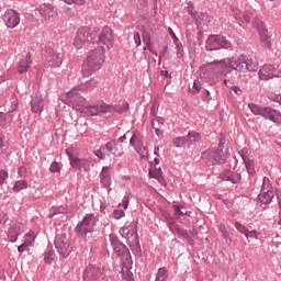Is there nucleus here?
Returning a JSON list of instances; mask_svg holds the SVG:
<instances>
[{"label": "nucleus", "instance_id": "nucleus-4", "mask_svg": "<svg viewBox=\"0 0 281 281\" xmlns=\"http://www.w3.org/2000/svg\"><path fill=\"white\" fill-rule=\"evenodd\" d=\"M110 243L115 256L124 259L122 262L123 276L126 273V280H131V278H133V272H131V252L128 251V248H126V245L122 244L115 236H110Z\"/></svg>", "mask_w": 281, "mask_h": 281}, {"label": "nucleus", "instance_id": "nucleus-37", "mask_svg": "<svg viewBox=\"0 0 281 281\" xmlns=\"http://www.w3.org/2000/svg\"><path fill=\"white\" fill-rule=\"evenodd\" d=\"M134 150L137 153V155H139L140 159H144V157H147V159H149L148 148L144 145V143L142 145H136V147H134Z\"/></svg>", "mask_w": 281, "mask_h": 281}, {"label": "nucleus", "instance_id": "nucleus-28", "mask_svg": "<svg viewBox=\"0 0 281 281\" xmlns=\"http://www.w3.org/2000/svg\"><path fill=\"white\" fill-rule=\"evenodd\" d=\"M222 181H231V183H238L243 177L238 172L226 170L220 175Z\"/></svg>", "mask_w": 281, "mask_h": 281}, {"label": "nucleus", "instance_id": "nucleus-40", "mask_svg": "<svg viewBox=\"0 0 281 281\" xmlns=\"http://www.w3.org/2000/svg\"><path fill=\"white\" fill-rule=\"evenodd\" d=\"M238 155L241 157L243 161L252 159L251 150H249V148H247V147L239 149Z\"/></svg>", "mask_w": 281, "mask_h": 281}, {"label": "nucleus", "instance_id": "nucleus-34", "mask_svg": "<svg viewBox=\"0 0 281 281\" xmlns=\"http://www.w3.org/2000/svg\"><path fill=\"white\" fill-rule=\"evenodd\" d=\"M67 212H69V210L66 205L53 206L49 210V218H54L58 214H67Z\"/></svg>", "mask_w": 281, "mask_h": 281}, {"label": "nucleus", "instance_id": "nucleus-60", "mask_svg": "<svg viewBox=\"0 0 281 281\" xmlns=\"http://www.w3.org/2000/svg\"><path fill=\"white\" fill-rule=\"evenodd\" d=\"M65 3L71 5V3H76L77 5H85V0H64Z\"/></svg>", "mask_w": 281, "mask_h": 281}, {"label": "nucleus", "instance_id": "nucleus-54", "mask_svg": "<svg viewBox=\"0 0 281 281\" xmlns=\"http://www.w3.org/2000/svg\"><path fill=\"white\" fill-rule=\"evenodd\" d=\"M200 91H201V81H199L198 79H195V80L193 81V86H192V88H191V93L196 94V93H199Z\"/></svg>", "mask_w": 281, "mask_h": 281}, {"label": "nucleus", "instance_id": "nucleus-6", "mask_svg": "<svg viewBox=\"0 0 281 281\" xmlns=\"http://www.w3.org/2000/svg\"><path fill=\"white\" fill-rule=\"evenodd\" d=\"M33 16H35L37 21H54V19L58 16V10L50 3H42L33 11Z\"/></svg>", "mask_w": 281, "mask_h": 281}, {"label": "nucleus", "instance_id": "nucleus-51", "mask_svg": "<svg viewBox=\"0 0 281 281\" xmlns=\"http://www.w3.org/2000/svg\"><path fill=\"white\" fill-rule=\"evenodd\" d=\"M179 236H182V238H186V240H188V243H194V239L192 238V236H190V233H188V231L186 229H181L179 231Z\"/></svg>", "mask_w": 281, "mask_h": 281}, {"label": "nucleus", "instance_id": "nucleus-52", "mask_svg": "<svg viewBox=\"0 0 281 281\" xmlns=\"http://www.w3.org/2000/svg\"><path fill=\"white\" fill-rule=\"evenodd\" d=\"M235 228L237 229V232H239L240 234H244V236L247 234L248 229L247 226L240 224V222H235Z\"/></svg>", "mask_w": 281, "mask_h": 281}, {"label": "nucleus", "instance_id": "nucleus-19", "mask_svg": "<svg viewBox=\"0 0 281 281\" xmlns=\"http://www.w3.org/2000/svg\"><path fill=\"white\" fill-rule=\"evenodd\" d=\"M104 270L93 265H89L83 271V281H98Z\"/></svg>", "mask_w": 281, "mask_h": 281}, {"label": "nucleus", "instance_id": "nucleus-13", "mask_svg": "<svg viewBox=\"0 0 281 281\" xmlns=\"http://www.w3.org/2000/svg\"><path fill=\"white\" fill-rule=\"evenodd\" d=\"M233 60H234V57L212 61L207 64V69L211 74H213V76H218V74H225V67H229L231 69H234V66L232 64Z\"/></svg>", "mask_w": 281, "mask_h": 281}, {"label": "nucleus", "instance_id": "nucleus-11", "mask_svg": "<svg viewBox=\"0 0 281 281\" xmlns=\"http://www.w3.org/2000/svg\"><path fill=\"white\" fill-rule=\"evenodd\" d=\"M276 194L273 193V187H271V180L265 177L261 186V191L258 194V201L263 205H268L273 201Z\"/></svg>", "mask_w": 281, "mask_h": 281}, {"label": "nucleus", "instance_id": "nucleus-36", "mask_svg": "<svg viewBox=\"0 0 281 281\" xmlns=\"http://www.w3.org/2000/svg\"><path fill=\"white\" fill-rule=\"evenodd\" d=\"M34 240H36V233H34L33 231H30L23 237L24 245L29 247H34Z\"/></svg>", "mask_w": 281, "mask_h": 281}, {"label": "nucleus", "instance_id": "nucleus-26", "mask_svg": "<svg viewBox=\"0 0 281 281\" xmlns=\"http://www.w3.org/2000/svg\"><path fill=\"white\" fill-rule=\"evenodd\" d=\"M263 117L265 120L273 122V124L281 125V112L271 106H267L266 114L263 115Z\"/></svg>", "mask_w": 281, "mask_h": 281}, {"label": "nucleus", "instance_id": "nucleus-31", "mask_svg": "<svg viewBox=\"0 0 281 281\" xmlns=\"http://www.w3.org/2000/svg\"><path fill=\"white\" fill-rule=\"evenodd\" d=\"M100 183L103 188H109L111 186V173L109 172V167H102L100 172Z\"/></svg>", "mask_w": 281, "mask_h": 281}, {"label": "nucleus", "instance_id": "nucleus-53", "mask_svg": "<svg viewBox=\"0 0 281 281\" xmlns=\"http://www.w3.org/2000/svg\"><path fill=\"white\" fill-rule=\"evenodd\" d=\"M168 227L170 229V232H172L175 234V232H177L179 234V232H181V227H179V224H177V222L171 221L168 224Z\"/></svg>", "mask_w": 281, "mask_h": 281}, {"label": "nucleus", "instance_id": "nucleus-14", "mask_svg": "<svg viewBox=\"0 0 281 281\" xmlns=\"http://www.w3.org/2000/svg\"><path fill=\"white\" fill-rule=\"evenodd\" d=\"M23 232H25L23 223L18 220H12L7 232L9 243H16V240H19V236H21Z\"/></svg>", "mask_w": 281, "mask_h": 281}, {"label": "nucleus", "instance_id": "nucleus-64", "mask_svg": "<svg viewBox=\"0 0 281 281\" xmlns=\"http://www.w3.org/2000/svg\"><path fill=\"white\" fill-rule=\"evenodd\" d=\"M97 281H109V278L106 277V274L103 272H101V276H99V279H97Z\"/></svg>", "mask_w": 281, "mask_h": 281}, {"label": "nucleus", "instance_id": "nucleus-23", "mask_svg": "<svg viewBox=\"0 0 281 281\" xmlns=\"http://www.w3.org/2000/svg\"><path fill=\"white\" fill-rule=\"evenodd\" d=\"M195 23L199 30V38H201V34L205 31V27L212 23V16L207 15V13H201L199 18H195Z\"/></svg>", "mask_w": 281, "mask_h": 281}, {"label": "nucleus", "instance_id": "nucleus-21", "mask_svg": "<svg viewBox=\"0 0 281 281\" xmlns=\"http://www.w3.org/2000/svg\"><path fill=\"white\" fill-rule=\"evenodd\" d=\"M66 155L69 158L71 168H75V170H85L87 168V159L74 157L70 149H66Z\"/></svg>", "mask_w": 281, "mask_h": 281}, {"label": "nucleus", "instance_id": "nucleus-24", "mask_svg": "<svg viewBox=\"0 0 281 281\" xmlns=\"http://www.w3.org/2000/svg\"><path fill=\"white\" fill-rule=\"evenodd\" d=\"M150 165L154 166V170H149V175H151L153 177H155V179H157V181L160 183V186H166V179H164V176L161 175V167L159 166V158H154L153 161H150Z\"/></svg>", "mask_w": 281, "mask_h": 281}, {"label": "nucleus", "instance_id": "nucleus-49", "mask_svg": "<svg viewBox=\"0 0 281 281\" xmlns=\"http://www.w3.org/2000/svg\"><path fill=\"white\" fill-rule=\"evenodd\" d=\"M131 203V192H126L122 200V206L124 210H128V205Z\"/></svg>", "mask_w": 281, "mask_h": 281}, {"label": "nucleus", "instance_id": "nucleus-45", "mask_svg": "<svg viewBox=\"0 0 281 281\" xmlns=\"http://www.w3.org/2000/svg\"><path fill=\"white\" fill-rule=\"evenodd\" d=\"M220 232L223 238H225L226 243H232V237H229V232H227V227H225V224L220 225Z\"/></svg>", "mask_w": 281, "mask_h": 281}, {"label": "nucleus", "instance_id": "nucleus-29", "mask_svg": "<svg viewBox=\"0 0 281 281\" xmlns=\"http://www.w3.org/2000/svg\"><path fill=\"white\" fill-rule=\"evenodd\" d=\"M101 150H103L106 157L117 155V142L115 139L108 142L105 145L101 146Z\"/></svg>", "mask_w": 281, "mask_h": 281}, {"label": "nucleus", "instance_id": "nucleus-57", "mask_svg": "<svg viewBox=\"0 0 281 281\" xmlns=\"http://www.w3.org/2000/svg\"><path fill=\"white\" fill-rule=\"evenodd\" d=\"M5 179H8V171L0 170V186H3V183H5Z\"/></svg>", "mask_w": 281, "mask_h": 281}, {"label": "nucleus", "instance_id": "nucleus-22", "mask_svg": "<svg viewBox=\"0 0 281 281\" xmlns=\"http://www.w3.org/2000/svg\"><path fill=\"white\" fill-rule=\"evenodd\" d=\"M44 109H45V101L43 100V95L36 92L31 100V111L32 113H43Z\"/></svg>", "mask_w": 281, "mask_h": 281}, {"label": "nucleus", "instance_id": "nucleus-20", "mask_svg": "<svg viewBox=\"0 0 281 281\" xmlns=\"http://www.w3.org/2000/svg\"><path fill=\"white\" fill-rule=\"evenodd\" d=\"M120 234L123 238H135L136 243H138L137 224H134L133 222H126L120 229Z\"/></svg>", "mask_w": 281, "mask_h": 281}, {"label": "nucleus", "instance_id": "nucleus-25", "mask_svg": "<svg viewBox=\"0 0 281 281\" xmlns=\"http://www.w3.org/2000/svg\"><path fill=\"white\" fill-rule=\"evenodd\" d=\"M276 76H280L276 74V67L272 65H263L259 70L260 80H271V78H276Z\"/></svg>", "mask_w": 281, "mask_h": 281}, {"label": "nucleus", "instance_id": "nucleus-62", "mask_svg": "<svg viewBox=\"0 0 281 281\" xmlns=\"http://www.w3.org/2000/svg\"><path fill=\"white\" fill-rule=\"evenodd\" d=\"M27 248H30V246H26L25 243H22V244L18 247V251H19V254H23Z\"/></svg>", "mask_w": 281, "mask_h": 281}, {"label": "nucleus", "instance_id": "nucleus-35", "mask_svg": "<svg viewBox=\"0 0 281 281\" xmlns=\"http://www.w3.org/2000/svg\"><path fill=\"white\" fill-rule=\"evenodd\" d=\"M198 142H201V134H199V132H189L187 135L188 146H192L193 144H196Z\"/></svg>", "mask_w": 281, "mask_h": 281}, {"label": "nucleus", "instance_id": "nucleus-38", "mask_svg": "<svg viewBox=\"0 0 281 281\" xmlns=\"http://www.w3.org/2000/svg\"><path fill=\"white\" fill-rule=\"evenodd\" d=\"M175 148H183V146H188V137L187 136H178L173 139Z\"/></svg>", "mask_w": 281, "mask_h": 281}, {"label": "nucleus", "instance_id": "nucleus-58", "mask_svg": "<svg viewBox=\"0 0 281 281\" xmlns=\"http://www.w3.org/2000/svg\"><path fill=\"white\" fill-rule=\"evenodd\" d=\"M245 236L246 238H256V240H258V232L256 231H247Z\"/></svg>", "mask_w": 281, "mask_h": 281}, {"label": "nucleus", "instance_id": "nucleus-1", "mask_svg": "<svg viewBox=\"0 0 281 281\" xmlns=\"http://www.w3.org/2000/svg\"><path fill=\"white\" fill-rule=\"evenodd\" d=\"M66 102L68 106H71L78 113H82L83 115H88L89 117H93L95 115H100V113H112L115 111L113 105H109L106 103L101 104H91L85 97L78 93V90L71 89L67 92Z\"/></svg>", "mask_w": 281, "mask_h": 281}, {"label": "nucleus", "instance_id": "nucleus-16", "mask_svg": "<svg viewBox=\"0 0 281 281\" xmlns=\"http://www.w3.org/2000/svg\"><path fill=\"white\" fill-rule=\"evenodd\" d=\"M44 65L45 67H60L63 65V53H57L54 48H47Z\"/></svg>", "mask_w": 281, "mask_h": 281}, {"label": "nucleus", "instance_id": "nucleus-3", "mask_svg": "<svg viewBox=\"0 0 281 281\" xmlns=\"http://www.w3.org/2000/svg\"><path fill=\"white\" fill-rule=\"evenodd\" d=\"M104 48L90 50L81 68L83 78H89V76H93L95 71L102 69V65H104Z\"/></svg>", "mask_w": 281, "mask_h": 281}, {"label": "nucleus", "instance_id": "nucleus-2", "mask_svg": "<svg viewBox=\"0 0 281 281\" xmlns=\"http://www.w3.org/2000/svg\"><path fill=\"white\" fill-rule=\"evenodd\" d=\"M227 157H229V148H225V135H220L218 146L206 149L202 153L201 158L207 166H218L221 164H225L227 161Z\"/></svg>", "mask_w": 281, "mask_h": 281}, {"label": "nucleus", "instance_id": "nucleus-48", "mask_svg": "<svg viewBox=\"0 0 281 281\" xmlns=\"http://www.w3.org/2000/svg\"><path fill=\"white\" fill-rule=\"evenodd\" d=\"M112 216L116 221H120V218H124L126 216V213L124 212V210L114 209L113 213H112Z\"/></svg>", "mask_w": 281, "mask_h": 281}, {"label": "nucleus", "instance_id": "nucleus-27", "mask_svg": "<svg viewBox=\"0 0 281 281\" xmlns=\"http://www.w3.org/2000/svg\"><path fill=\"white\" fill-rule=\"evenodd\" d=\"M98 79H90L83 83H80L76 89L77 93H89V91H93L95 87H98Z\"/></svg>", "mask_w": 281, "mask_h": 281}, {"label": "nucleus", "instance_id": "nucleus-42", "mask_svg": "<svg viewBox=\"0 0 281 281\" xmlns=\"http://www.w3.org/2000/svg\"><path fill=\"white\" fill-rule=\"evenodd\" d=\"M244 164H245V167H246V170H247L248 173L256 175V168H255V165H254V158H250L248 160H244Z\"/></svg>", "mask_w": 281, "mask_h": 281}, {"label": "nucleus", "instance_id": "nucleus-10", "mask_svg": "<svg viewBox=\"0 0 281 281\" xmlns=\"http://www.w3.org/2000/svg\"><path fill=\"white\" fill-rule=\"evenodd\" d=\"M232 65L235 71H258V61L254 59L233 57Z\"/></svg>", "mask_w": 281, "mask_h": 281}, {"label": "nucleus", "instance_id": "nucleus-63", "mask_svg": "<svg viewBox=\"0 0 281 281\" xmlns=\"http://www.w3.org/2000/svg\"><path fill=\"white\" fill-rule=\"evenodd\" d=\"M270 99L272 102H279L281 104V94H272Z\"/></svg>", "mask_w": 281, "mask_h": 281}, {"label": "nucleus", "instance_id": "nucleus-56", "mask_svg": "<svg viewBox=\"0 0 281 281\" xmlns=\"http://www.w3.org/2000/svg\"><path fill=\"white\" fill-rule=\"evenodd\" d=\"M93 155H95L98 159H104L106 157V154H104V149H102V147H100V149H95Z\"/></svg>", "mask_w": 281, "mask_h": 281}, {"label": "nucleus", "instance_id": "nucleus-18", "mask_svg": "<svg viewBox=\"0 0 281 281\" xmlns=\"http://www.w3.org/2000/svg\"><path fill=\"white\" fill-rule=\"evenodd\" d=\"M2 19L5 26L10 30H14L21 23V15L14 9H8Z\"/></svg>", "mask_w": 281, "mask_h": 281}, {"label": "nucleus", "instance_id": "nucleus-7", "mask_svg": "<svg viewBox=\"0 0 281 281\" xmlns=\"http://www.w3.org/2000/svg\"><path fill=\"white\" fill-rule=\"evenodd\" d=\"M207 52H218V49H232V43L222 35H210L205 43Z\"/></svg>", "mask_w": 281, "mask_h": 281}, {"label": "nucleus", "instance_id": "nucleus-8", "mask_svg": "<svg viewBox=\"0 0 281 281\" xmlns=\"http://www.w3.org/2000/svg\"><path fill=\"white\" fill-rule=\"evenodd\" d=\"M95 35L91 33V29L83 26L78 30L77 35L75 37L74 45L76 49H82L86 43H94Z\"/></svg>", "mask_w": 281, "mask_h": 281}, {"label": "nucleus", "instance_id": "nucleus-30", "mask_svg": "<svg viewBox=\"0 0 281 281\" xmlns=\"http://www.w3.org/2000/svg\"><path fill=\"white\" fill-rule=\"evenodd\" d=\"M131 135H132V137L130 139V144H131V146H133V148L144 144V134H142V132H139V131H132Z\"/></svg>", "mask_w": 281, "mask_h": 281}, {"label": "nucleus", "instance_id": "nucleus-17", "mask_svg": "<svg viewBox=\"0 0 281 281\" xmlns=\"http://www.w3.org/2000/svg\"><path fill=\"white\" fill-rule=\"evenodd\" d=\"M18 106H19V101L16 100V98H11V109L8 110V113L0 112L1 128H8V126L12 124L14 116L10 113H12V111H16Z\"/></svg>", "mask_w": 281, "mask_h": 281}, {"label": "nucleus", "instance_id": "nucleus-61", "mask_svg": "<svg viewBox=\"0 0 281 281\" xmlns=\"http://www.w3.org/2000/svg\"><path fill=\"white\" fill-rule=\"evenodd\" d=\"M134 43L136 47H139V45H142V36L139 35V33L134 34Z\"/></svg>", "mask_w": 281, "mask_h": 281}, {"label": "nucleus", "instance_id": "nucleus-50", "mask_svg": "<svg viewBox=\"0 0 281 281\" xmlns=\"http://www.w3.org/2000/svg\"><path fill=\"white\" fill-rule=\"evenodd\" d=\"M176 49H177V58H183L184 52H183V45L181 42H176Z\"/></svg>", "mask_w": 281, "mask_h": 281}, {"label": "nucleus", "instance_id": "nucleus-9", "mask_svg": "<svg viewBox=\"0 0 281 281\" xmlns=\"http://www.w3.org/2000/svg\"><path fill=\"white\" fill-rule=\"evenodd\" d=\"M55 249L57 254L61 256V258H68L69 254L72 251L71 244L69 243V238H67V234H58L55 237Z\"/></svg>", "mask_w": 281, "mask_h": 281}, {"label": "nucleus", "instance_id": "nucleus-43", "mask_svg": "<svg viewBox=\"0 0 281 281\" xmlns=\"http://www.w3.org/2000/svg\"><path fill=\"white\" fill-rule=\"evenodd\" d=\"M168 279V270L160 268L156 274L155 281H166Z\"/></svg>", "mask_w": 281, "mask_h": 281}, {"label": "nucleus", "instance_id": "nucleus-46", "mask_svg": "<svg viewBox=\"0 0 281 281\" xmlns=\"http://www.w3.org/2000/svg\"><path fill=\"white\" fill-rule=\"evenodd\" d=\"M164 124H166V120H164V117H156L151 121V128H161Z\"/></svg>", "mask_w": 281, "mask_h": 281}, {"label": "nucleus", "instance_id": "nucleus-15", "mask_svg": "<svg viewBox=\"0 0 281 281\" xmlns=\"http://www.w3.org/2000/svg\"><path fill=\"white\" fill-rule=\"evenodd\" d=\"M113 30L109 26L103 27L98 41L100 49H111V47H113Z\"/></svg>", "mask_w": 281, "mask_h": 281}, {"label": "nucleus", "instance_id": "nucleus-55", "mask_svg": "<svg viewBox=\"0 0 281 281\" xmlns=\"http://www.w3.org/2000/svg\"><path fill=\"white\" fill-rule=\"evenodd\" d=\"M173 207H175V215L177 216V218H181V216H186V214H188V213H183V211H181L180 205H173Z\"/></svg>", "mask_w": 281, "mask_h": 281}, {"label": "nucleus", "instance_id": "nucleus-47", "mask_svg": "<svg viewBox=\"0 0 281 281\" xmlns=\"http://www.w3.org/2000/svg\"><path fill=\"white\" fill-rule=\"evenodd\" d=\"M251 19H254L252 12H244L239 25H243V23H251Z\"/></svg>", "mask_w": 281, "mask_h": 281}, {"label": "nucleus", "instance_id": "nucleus-33", "mask_svg": "<svg viewBox=\"0 0 281 281\" xmlns=\"http://www.w3.org/2000/svg\"><path fill=\"white\" fill-rule=\"evenodd\" d=\"M248 109L251 111L252 115H260L261 117H265L267 113V106H261L256 103H249Z\"/></svg>", "mask_w": 281, "mask_h": 281}, {"label": "nucleus", "instance_id": "nucleus-12", "mask_svg": "<svg viewBox=\"0 0 281 281\" xmlns=\"http://www.w3.org/2000/svg\"><path fill=\"white\" fill-rule=\"evenodd\" d=\"M252 24L254 27H257L259 32L262 47H265V49H271V37L269 36V30H267L265 22L258 18H255Z\"/></svg>", "mask_w": 281, "mask_h": 281}, {"label": "nucleus", "instance_id": "nucleus-39", "mask_svg": "<svg viewBox=\"0 0 281 281\" xmlns=\"http://www.w3.org/2000/svg\"><path fill=\"white\" fill-rule=\"evenodd\" d=\"M54 258H56V252L54 251V249L50 248L45 251L44 262H46V265H52V262L54 261Z\"/></svg>", "mask_w": 281, "mask_h": 281}, {"label": "nucleus", "instance_id": "nucleus-44", "mask_svg": "<svg viewBox=\"0 0 281 281\" xmlns=\"http://www.w3.org/2000/svg\"><path fill=\"white\" fill-rule=\"evenodd\" d=\"M232 13H233V16H234L235 21H237V23L240 25V21H243L244 12L240 11V9H238L236 7H233L232 8Z\"/></svg>", "mask_w": 281, "mask_h": 281}, {"label": "nucleus", "instance_id": "nucleus-59", "mask_svg": "<svg viewBox=\"0 0 281 281\" xmlns=\"http://www.w3.org/2000/svg\"><path fill=\"white\" fill-rule=\"evenodd\" d=\"M60 170V165H58L57 161H54L50 167H49V171L50 172H58Z\"/></svg>", "mask_w": 281, "mask_h": 281}, {"label": "nucleus", "instance_id": "nucleus-41", "mask_svg": "<svg viewBox=\"0 0 281 281\" xmlns=\"http://www.w3.org/2000/svg\"><path fill=\"white\" fill-rule=\"evenodd\" d=\"M14 192H21V190H27V182L25 180H18L13 186Z\"/></svg>", "mask_w": 281, "mask_h": 281}, {"label": "nucleus", "instance_id": "nucleus-5", "mask_svg": "<svg viewBox=\"0 0 281 281\" xmlns=\"http://www.w3.org/2000/svg\"><path fill=\"white\" fill-rule=\"evenodd\" d=\"M98 223V216L93 213L86 214L81 222L78 223L76 227L77 234L81 236V238H87L88 234H91L93 229H95V225Z\"/></svg>", "mask_w": 281, "mask_h": 281}, {"label": "nucleus", "instance_id": "nucleus-32", "mask_svg": "<svg viewBox=\"0 0 281 281\" xmlns=\"http://www.w3.org/2000/svg\"><path fill=\"white\" fill-rule=\"evenodd\" d=\"M30 67H32V56L27 54L24 59L20 60L18 71L19 74H25Z\"/></svg>", "mask_w": 281, "mask_h": 281}]
</instances>
